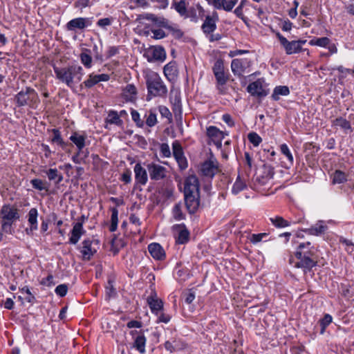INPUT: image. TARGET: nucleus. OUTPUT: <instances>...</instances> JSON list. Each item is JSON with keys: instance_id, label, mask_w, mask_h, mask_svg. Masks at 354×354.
Listing matches in <instances>:
<instances>
[{"instance_id": "obj_1", "label": "nucleus", "mask_w": 354, "mask_h": 354, "mask_svg": "<svg viewBox=\"0 0 354 354\" xmlns=\"http://www.w3.org/2000/svg\"><path fill=\"white\" fill-rule=\"evenodd\" d=\"M295 256L297 261L294 266L302 269L304 274L311 272L313 268L317 265L319 258L317 250L309 241L299 243Z\"/></svg>"}, {"instance_id": "obj_2", "label": "nucleus", "mask_w": 354, "mask_h": 354, "mask_svg": "<svg viewBox=\"0 0 354 354\" xmlns=\"http://www.w3.org/2000/svg\"><path fill=\"white\" fill-rule=\"evenodd\" d=\"M184 201L189 214H195L200 205L199 181L195 175L189 176L185 180Z\"/></svg>"}, {"instance_id": "obj_3", "label": "nucleus", "mask_w": 354, "mask_h": 354, "mask_svg": "<svg viewBox=\"0 0 354 354\" xmlns=\"http://www.w3.org/2000/svg\"><path fill=\"white\" fill-rule=\"evenodd\" d=\"M146 84L148 90L147 100L153 97H164L167 93V88L161 77L156 73L152 72L147 75Z\"/></svg>"}, {"instance_id": "obj_4", "label": "nucleus", "mask_w": 354, "mask_h": 354, "mask_svg": "<svg viewBox=\"0 0 354 354\" xmlns=\"http://www.w3.org/2000/svg\"><path fill=\"white\" fill-rule=\"evenodd\" d=\"M1 229L6 233L11 232L12 224L20 218L19 209L10 204L3 205L0 209Z\"/></svg>"}, {"instance_id": "obj_5", "label": "nucleus", "mask_w": 354, "mask_h": 354, "mask_svg": "<svg viewBox=\"0 0 354 354\" xmlns=\"http://www.w3.org/2000/svg\"><path fill=\"white\" fill-rule=\"evenodd\" d=\"M14 99L18 107L27 106L35 109L39 102L37 93L28 86L16 94Z\"/></svg>"}, {"instance_id": "obj_6", "label": "nucleus", "mask_w": 354, "mask_h": 354, "mask_svg": "<svg viewBox=\"0 0 354 354\" xmlns=\"http://www.w3.org/2000/svg\"><path fill=\"white\" fill-rule=\"evenodd\" d=\"M212 71L216 81V88L220 93H224V86L229 80V74L225 72L224 62L222 59L215 61Z\"/></svg>"}, {"instance_id": "obj_7", "label": "nucleus", "mask_w": 354, "mask_h": 354, "mask_svg": "<svg viewBox=\"0 0 354 354\" xmlns=\"http://www.w3.org/2000/svg\"><path fill=\"white\" fill-rule=\"evenodd\" d=\"M147 169L152 180L158 181L167 177V170L160 165L150 162L147 165Z\"/></svg>"}, {"instance_id": "obj_8", "label": "nucleus", "mask_w": 354, "mask_h": 354, "mask_svg": "<svg viewBox=\"0 0 354 354\" xmlns=\"http://www.w3.org/2000/svg\"><path fill=\"white\" fill-rule=\"evenodd\" d=\"M93 243H98L97 240L86 239L82 243V246L79 247L80 252L82 254V259L85 261L91 260V257L96 253L97 250L92 246Z\"/></svg>"}, {"instance_id": "obj_9", "label": "nucleus", "mask_w": 354, "mask_h": 354, "mask_svg": "<svg viewBox=\"0 0 354 354\" xmlns=\"http://www.w3.org/2000/svg\"><path fill=\"white\" fill-rule=\"evenodd\" d=\"M145 55L150 62L155 61L163 62L166 58V52L163 47L155 46L151 47L145 53Z\"/></svg>"}, {"instance_id": "obj_10", "label": "nucleus", "mask_w": 354, "mask_h": 354, "mask_svg": "<svg viewBox=\"0 0 354 354\" xmlns=\"http://www.w3.org/2000/svg\"><path fill=\"white\" fill-rule=\"evenodd\" d=\"M53 71L57 80L65 84L69 88H72L71 72H70L69 66L66 67H58L54 66Z\"/></svg>"}, {"instance_id": "obj_11", "label": "nucleus", "mask_w": 354, "mask_h": 354, "mask_svg": "<svg viewBox=\"0 0 354 354\" xmlns=\"http://www.w3.org/2000/svg\"><path fill=\"white\" fill-rule=\"evenodd\" d=\"M92 24V18L78 17L69 21L66 24V29L74 31L76 29L82 30Z\"/></svg>"}, {"instance_id": "obj_12", "label": "nucleus", "mask_w": 354, "mask_h": 354, "mask_svg": "<svg viewBox=\"0 0 354 354\" xmlns=\"http://www.w3.org/2000/svg\"><path fill=\"white\" fill-rule=\"evenodd\" d=\"M274 174L273 167L263 164L262 167L259 169V173L257 174L256 180L261 185H265L269 180L273 178Z\"/></svg>"}, {"instance_id": "obj_13", "label": "nucleus", "mask_w": 354, "mask_h": 354, "mask_svg": "<svg viewBox=\"0 0 354 354\" xmlns=\"http://www.w3.org/2000/svg\"><path fill=\"white\" fill-rule=\"evenodd\" d=\"M218 21V15L216 12H213L212 15H207L201 28L205 34H211L216 28V21Z\"/></svg>"}, {"instance_id": "obj_14", "label": "nucleus", "mask_w": 354, "mask_h": 354, "mask_svg": "<svg viewBox=\"0 0 354 354\" xmlns=\"http://www.w3.org/2000/svg\"><path fill=\"white\" fill-rule=\"evenodd\" d=\"M263 81L261 79L249 84L247 87V91L252 96L263 97L268 95V92L263 88Z\"/></svg>"}, {"instance_id": "obj_15", "label": "nucleus", "mask_w": 354, "mask_h": 354, "mask_svg": "<svg viewBox=\"0 0 354 354\" xmlns=\"http://www.w3.org/2000/svg\"><path fill=\"white\" fill-rule=\"evenodd\" d=\"M208 3L212 5L214 8L223 9L227 12L232 11L238 0H207Z\"/></svg>"}, {"instance_id": "obj_16", "label": "nucleus", "mask_w": 354, "mask_h": 354, "mask_svg": "<svg viewBox=\"0 0 354 354\" xmlns=\"http://www.w3.org/2000/svg\"><path fill=\"white\" fill-rule=\"evenodd\" d=\"M218 171V162L216 160H207L201 166V172L207 177L213 178Z\"/></svg>"}, {"instance_id": "obj_17", "label": "nucleus", "mask_w": 354, "mask_h": 354, "mask_svg": "<svg viewBox=\"0 0 354 354\" xmlns=\"http://www.w3.org/2000/svg\"><path fill=\"white\" fill-rule=\"evenodd\" d=\"M135 179L137 183L141 185H145L148 180L147 172L140 162L136 164L134 167Z\"/></svg>"}, {"instance_id": "obj_18", "label": "nucleus", "mask_w": 354, "mask_h": 354, "mask_svg": "<svg viewBox=\"0 0 354 354\" xmlns=\"http://www.w3.org/2000/svg\"><path fill=\"white\" fill-rule=\"evenodd\" d=\"M174 230L178 232V236L176 238V243L179 244H185L189 239V232L186 228L184 224L174 225L173 226Z\"/></svg>"}, {"instance_id": "obj_19", "label": "nucleus", "mask_w": 354, "mask_h": 354, "mask_svg": "<svg viewBox=\"0 0 354 354\" xmlns=\"http://www.w3.org/2000/svg\"><path fill=\"white\" fill-rule=\"evenodd\" d=\"M186 344L180 339L172 338L165 343V348L170 353L184 349Z\"/></svg>"}, {"instance_id": "obj_20", "label": "nucleus", "mask_w": 354, "mask_h": 354, "mask_svg": "<svg viewBox=\"0 0 354 354\" xmlns=\"http://www.w3.org/2000/svg\"><path fill=\"white\" fill-rule=\"evenodd\" d=\"M148 250L152 257L157 260H162L165 257V253L162 247L157 243H152L148 245Z\"/></svg>"}, {"instance_id": "obj_21", "label": "nucleus", "mask_w": 354, "mask_h": 354, "mask_svg": "<svg viewBox=\"0 0 354 354\" xmlns=\"http://www.w3.org/2000/svg\"><path fill=\"white\" fill-rule=\"evenodd\" d=\"M69 67L70 72H71V84L73 88L75 83H78L82 80L84 72L82 67L80 65L73 64L69 66Z\"/></svg>"}, {"instance_id": "obj_22", "label": "nucleus", "mask_w": 354, "mask_h": 354, "mask_svg": "<svg viewBox=\"0 0 354 354\" xmlns=\"http://www.w3.org/2000/svg\"><path fill=\"white\" fill-rule=\"evenodd\" d=\"M84 233L85 230L83 229V227H82V223H75L71 230V236L69 239V243L71 244L75 245L80 239L82 235Z\"/></svg>"}, {"instance_id": "obj_23", "label": "nucleus", "mask_w": 354, "mask_h": 354, "mask_svg": "<svg viewBox=\"0 0 354 354\" xmlns=\"http://www.w3.org/2000/svg\"><path fill=\"white\" fill-rule=\"evenodd\" d=\"M131 335L138 333V335L136 337L133 346L142 354L145 353V345H146V337L142 331L138 332L136 330L131 331Z\"/></svg>"}, {"instance_id": "obj_24", "label": "nucleus", "mask_w": 354, "mask_h": 354, "mask_svg": "<svg viewBox=\"0 0 354 354\" xmlns=\"http://www.w3.org/2000/svg\"><path fill=\"white\" fill-rule=\"evenodd\" d=\"M206 134L212 142L218 140H223L225 138V133L219 130L215 126H209L207 128Z\"/></svg>"}, {"instance_id": "obj_25", "label": "nucleus", "mask_w": 354, "mask_h": 354, "mask_svg": "<svg viewBox=\"0 0 354 354\" xmlns=\"http://www.w3.org/2000/svg\"><path fill=\"white\" fill-rule=\"evenodd\" d=\"M282 46L287 55L298 53L303 50L302 48L299 47L297 40L289 41L286 39Z\"/></svg>"}, {"instance_id": "obj_26", "label": "nucleus", "mask_w": 354, "mask_h": 354, "mask_svg": "<svg viewBox=\"0 0 354 354\" xmlns=\"http://www.w3.org/2000/svg\"><path fill=\"white\" fill-rule=\"evenodd\" d=\"M147 303L151 312L156 315H158V312L163 308L162 301L151 296L147 298Z\"/></svg>"}, {"instance_id": "obj_27", "label": "nucleus", "mask_w": 354, "mask_h": 354, "mask_svg": "<svg viewBox=\"0 0 354 354\" xmlns=\"http://www.w3.org/2000/svg\"><path fill=\"white\" fill-rule=\"evenodd\" d=\"M122 95L127 101H134L137 95L136 86L131 84H127L122 90Z\"/></svg>"}, {"instance_id": "obj_28", "label": "nucleus", "mask_w": 354, "mask_h": 354, "mask_svg": "<svg viewBox=\"0 0 354 354\" xmlns=\"http://www.w3.org/2000/svg\"><path fill=\"white\" fill-rule=\"evenodd\" d=\"M38 211L36 208H31L28 214V221L30 224V230L35 231L38 229L37 223Z\"/></svg>"}, {"instance_id": "obj_29", "label": "nucleus", "mask_w": 354, "mask_h": 354, "mask_svg": "<svg viewBox=\"0 0 354 354\" xmlns=\"http://www.w3.org/2000/svg\"><path fill=\"white\" fill-rule=\"evenodd\" d=\"M45 173L50 181H55V184H59L63 180V175L55 168L49 169Z\"/></svg>"}, {"instance_id": "obj_30", "label": "nucleus", "mask_w": 354, "mask_h": 354, "mask_svg": "<svg viewBox=\"0 0 354 354\" xmlns=\"http://www.w3.org/2000/svg\"><path fill=\"white\" fill-rule=\"evenodd\" d=\"M30 184L32 187L38 191L49 192V187L50 184L47 181L43 180L39 178H34L30 180Z\"/></svg>"}, {"instance_id": "obj_31", "label": "nucleus", "mask_w": 354, "mask_h": 354, "mask_svg": "<svg viewBox=\"0 0 354 354\" xmlns=\"http://www.w3.org/2000/svg\"><path fill=\"white\" fill-rule=\"evenodd\" d=\"M70 140L76 145L77 148L80 151H82L85 147L86 136L80 135L77 132H74L70 136Z\"/></svg>"}, {"instance_id": "obj_32", "label": "nucleus", "mask_w": 354, "mask_h": 354, "mask_svg": "<svg viewBox=\"0 0 354 354\" xmlns=\"http://www.w3.org/2000/svg\"><path fill=\"white\" fill-rule=\"evenodd\" d=\"M320 223H322V221H320ZM326 230V225H324L322 223H317L310 228L303 230V231L310 235L318 236L322 234H324Z\"/></svg>"}, {"instance_id": "obj_33", "label": "nucleus", "mask_w": 354, "mask_h": 354, "mask_svg": "<svg viewBox=\"0 0 354 354\" xmlns=\"http://www.w3.org/2000/svg\"><path fill=\"white\" fill-rule=\"evenodd\" d=\"M163 73L168 78H174L177 74L176 64L175 62H170L164 66Z\"/></svg>"}, {"instance_id": "obj_34", "label": "nucleus", "mask_w": 354, "mask_h": 354, "mask_svg": "<svg viewBox=\"0 0 354 354\" xmlns=\"http://www.w3.org/2000/svg\"><path fill=\"white\" fill-rule=\"evenodd\" d=\"M290 90L289 88L286 86H278L274 88L273 93L272 94V98L277 101L279 100V95L286 96L289 95Z\"/></svg>"}, {"instance_id": "obj_35", "label": "nucleus", "mask_w": 354, "mask_h": 354, "mask_svg": "<svg viewBox=\"0 0 354 354\" xmlns=\"http://www.w3.org/2000/svg\"><path fill=\"white\" fill-rule=\"evenodd\" d=\"M183 204L181 202H178L175 204L172 209V216L176 221H182L185 219V214L182 210Z\"/></svg>"}, {"instance_id": "obj_36", "label": "nucleus", "mask_w": 354, "mask_h": 354, "mask_svg": "<svg viewBox=\"0 0 354 354\" xmlns=\"http://www.w3.org/2000/svg\"><path fill=\"white\" fill-rule=\"evenodd\" d=\"M333 184H341L347 181V175L341 170H335L332 174Z\"/></svg>"}, {"instance_id": "obj_37", "label": "nucleus", "mask_w": 354, "mask_h": 354, "mask_svg": "<svg viewBox=\"0 0 354 354\" xmlns=\"http://www.w3.org/2000/svg\"><path fill=\"white\" fill-rule=\"evenodd\" d=\"M52 132L53 133V137L51 138L52 142L57 144L63 149H66L68 143L63 140L60 131L57 129H53Z\"/></svg>"}, {"instance_id": "obj_38", "label": "nucleus", "mask_w": 354, "mask_h": 354, "mask_svg": "<svg viewBox=\"0 0 354 354\" xmlns=\"http://www.w3.org/2000/svg\"><path fill=\"white\" fill-rule=\"evenodd\" d=\"M243 65L241 59H234L231 63V69L234 75L241 76L243 72Z\"/></svg>"}, {"instance_id": "obj_39", "label": "nucleus", "mask_w": 354, "mask_h": 354, "mask_svg": "<svg viewBox=\"0 0 354 354\" xmlns=\"http://www.w3.org/2000/svg\"><path fill=\"white\" fill-rule=\"evenodd\" d=\"M174 156L178 162L184 160L183 151L180 144L178 141H174L172 144Z\"/></svg>"}, {"instance_id": "obj_40", "label": "nucleus", "mask_w": 354, "mask_h": 354, "mask_svg": "<svg viewBox=\"0 0 354 354\" xmlns=\"http://www.w3.org/2000/svg\"><path fill=\"white\" fill-rule=\"evenodd\" d=\"M111 225L109 227V230L111 232H115L118 227V210L116 207H111Z\"/></svg>"}, {"instance_id": "obj_41", "label": "nucleus", "mask_w": 354, "mask_h": 354, "mask_svg": "<svg viewBox=\"0 0 354 354\" xmlns=\"http://www.w3.org/2000/svg\"><path fill=\"white\" fill-rule=\"evenodd\" d=\"M270 220L272 224L278 228L285 227L290 225V223L288 221L285 220L283 217L279 216L270 218Z\"/></svg>"}, {"instance_id": "obj_42", "label": "nucleus", "mask_w": 354, "mask_h": 354, "mask_svg": "<svg viewBox=\"0 0 354 354\" xmlns=\"http://www.w3.org/2000/svg\"><path fill=\"white\" fill-rule=\"evenodd\" d=\"M176 12L180 15L187 17V10L186 8L185 0H180L179 2H175L173 4Z\"/></svg>"}, {"instance_id": "obj_43", "label": "nucleus", "mask_w": 354, "mask_h": 354, "mask_svg": "<svg viewBox=\"0 0 354 354\" xmlns=\"http://www.w3.org/2000/svg\"><path fill=\"white\" fill-rule=\"evenodd\" d=\"M246 187L245 182L238 176L235 183L233 185L232 192L234 194H237L240 192L243 191Z\"/></svg>"}, {"instance_id": "obj_44", "label": "nucleus", "mask_w": 354, "mask_h": 354, "mask_svg": "<svg viewBox=\"0 0 354 354\" xmlns=\"http://www.w3.org/2000/svg\"><path fill=\"white\" fill-rule=\"evenodd\" d=\"M333 317L329 314H325L324 317L319 321V324L321 327L320 334L323 335L328 326L331 324Z\"/></svg>"}, {"instance_id": "obj_45", "label": "nucleus", "mask_w": 354, "mask_h": 354, "mask_svg": "<svg viewBox=\"0 0 354 354\" xmlns=\"http://www.w3.org/2000/svg\"><path fill=\"white\" fill-rule=\"evenodd\" d=\"M106 122L110 124H113L116 125H120L122 122V120L120 118L118 113L115 111H110L108 113V118L106 120Z\"/></svg>"}, {"instance_id": "obj_46", "label": "nucleus", "mask_w": 354, "mask_h": 354, "mask_svg": "<svg viewBox=\"0 0 354 354\" xmlns=\"http://www.w3.org/2000/svg\"><path fill=\"white\" fill-rule=\"evenodd\" d=\"M145 117L146 118L145 123L149 127H154L158 122L156 113L152 110H149L148 114H145Z\"/></svg>"}, {"instance_id": "obj_47", "label": "nucleus", "mask_w": 354, "mask_h": 354, "mask_svg": "<svg viewBox=\"0 0 354 354\" xmlns=\"http://www.w3.org/2000/svg\"><path fill=\"white\" fill-rule=\"evenodd\" d=\"M82 64L87 68H90L92 66V57L86 53H82L80 55Z\"/></svg>"}, {"instance_id": "obj_48", "label": "nucleus", "mask_w": 354, "mask_h": 354, "mask_svg": "<svg viewBox=\"0 0 354 354\" xmlns=\"http://www.w3.org/2000/svg\"><path fill=\"white\" fill-rule=\"evenodd\" d=\"M248 140L254 146V147H257L259 145V144L262 141V139L259 136V134H257V133L255 132H250L248 133Z\"/></svg>"}, {"instance_id": "obj_49", "label": "nucleus", "mask_w": 354, "mask_h": 354, "mask_svg": "<svg viewBox=\"0 0 354 354\" xmlns=\"http://www.w3.org/2000/svg\"><path fill=\"white\" fill-rule=\"evenodd\" d=\"M113 19L112 17H106L100 19L97 21V25L102 29L106 30L107 27L112 24Z\"/></svg>"}, {"instance_id": "obj_50", "label": "nucleus", "mask_w": 354, "mask_h": 354, "mask_svg": "<svg viewBox=\"0 0 354 354\" xmlns=\"http://www.w3.org/2000/svg\"><path fill=\"white\" fill-rule=\"evenodd\" d=\"M22 292H25L26 294V297L25 299L28 303L34 304L36 302V298L33 294L30 292L29 288L28 286H24L20 289Z\"/></svg>"}, {"instance_id": "obj_51", "label": "nucleus", "mask_w": 354, "mask_h": 354, "mask_svg": "<svg viewBox=\"0 0 354 354\" xmlns=\"http://www.w3.org/2000/svg\"><path fill=\"white\" fill-rule=\"evenodd\" d=\"M167 29L170 31L171 34L175 39H180L184 35L183 32L176 26L169 25Z\"/></svg>"}, {"instance_id": "obj_52", "label": "nucleus", "mask_w": 354, "mask_h": 354, "mask_svg": "<svg viewBox=\"0 0 354 354\" xmlns=\"http://www.w3.org/2000/svg\"><path fill=\"white\" fill-rule=\"evenodd\" d=\"M335 124L340 127L344 129H350L351 128L350 122L347 120L342 117L338 118L335 120Z\"/></svg>"}, {"instance_id": "obj_53", "label": "nucleus", "mask_w": 354, "mask_h": 354, "mask_svg": "<svg viewBox=\"0 0 354 354\" xmlns=\"http://www.w3.org/2000/svg\"><path fill=\"white\" fill-rule=\"evenodd\" d=\"M267 233H259V234H252L250 237V241L253 244H257L261 242L263 238L268 236Z\"/></svg>"}, {"instance_id": "obj_54", "label": "nucleus", "mask_w": 354, "mask_h": 354, "mask_svg": "<svg viewBox=\"0 0 354 354\" xmlns=\"http://www.w3.org/2000/svg\"><path fill=\"white\" fill-rule=\"evenodd\" d=\"M131 114L132 120L136 122V125L138 127H143L145 123L144 121L140 119L139 113L136 110H132Z\"/></svg>"}, {"instance_id": "obj_55", "label": "nucleus", "mask_w": 354, "mask_h": 354, "mask_svg": "<svg viewBox=\"0 0 354 354\" xmlns=\"http://www.w3.org/2000/svg\"><path fill=\"white\" fill-rule=\"evenodd\" d=\"M281 153L286 156L290 164L293 163V156L286 144H282L280 147Z\"/></svg>"}, {"instance_id": "obj_56", "label": "nucleus", "mask_w": 354, "mask_h": 354, "mask_svg": "<svg viewBox=\"0 0 354 354\" xmlns=\"http://www.w3.org/2000/svg\"><path fill=\"white\" fill-rule=\"evenodd\" d=\"M98 83V81L96 78L95 75L90 74L88 78L85 80L82 84H84L86 88H91L94 85Z\"/></svg>"}, {"instance_id": "obj_57", "label": "nucleus", "mask_w": 354, "mask_h": 354, "mask_svg": "<svg viewBox=\"0 0 354 354\" xmlns=\"http://www.w3.org/2000/svg\"><path fill=\"white\" fill-rule=\"evenodd\" d=\"M158 110L162 117L168 119L169 121L172 119V114L165 106H159Z\"/></svg>"}, {"instance_id": "obj_58", "label": "nucleus", "mask_w": 354, "mask_h": 354, "mask_svg": "<svg viewBox=\"0 0 354 354\" xmlns=\"http://www.w3.org/2000/svg\"><path fill=\"white\" fill-rule=\"evenodd\" d=\"M68 286L66 284H60L55 288V293L63 297L67 294Z\"/></svg>"}, {"instance_id": "obj_59", "label": "nucleus", "mask_w": 354, "mask_h": 354, "mask_svg": "<svg viewBox=\"0 0 354 354\" xmlns=\"http://www.w3.org/2000/svg\"><path fill=\"white\" fill-rule=\"evenodd\" d=\"M330 40L326 37L317 38L315 39L316 46L321 47H326L328 45L330 44Z\"/></svg>"}, {"instance_id": "obj_60", "label": "nucleus", "mask_w": 354, "mask_h": 354, "mask_svg": "<svg viewBox=\"0 0 354 354\" xmlns=\"http://www.w3.org/2000/svg\"><path fill=\"white\" fill-rule=\"evenodd\" d=\"M243 9L241 7L237 6L234 10V13L237 17L241 19L245 24H248V18L244 16Z\"/></svg>"}, {"instance_id": "obj_61", "label": "nucleus", "mask_w": 354, "mask_h": 354, "mask_svg": "<svg viewBox=\"0 0 354 354\" xmlns=\"http://www.w3.org/2000/svg\"><path fill=\"white\" fill-rule=\"evenodd\" d=\"M154 23L167 29L169 26V21L167 19L161 17L156 16V19L155 20Z\"/></svg>"}, {"instance_id": "obj_62", "label": "nucleus", "mask_w": 354, "mask_h": 354, "mask_svg": "<svg viewBox=\"0 0 354 354\" xmlns=\"http://www.w3.org/2000/svg\"><path fill=\"white\" fill-rule=\"evenodd\" d=\"M151 32L153 34L152 37L155 39H160L167 36L165 31L162 29L151 30Z\"/></svg>"}, {"instance_id": "obj_63", "label": "nucleus", "mask_w": 354, "mask_h": 354, "mask_svg": "<svg viewBox=\"0 0 354 354\" xmlns=\"http://www.w3.org/2000/svg\"><path fill=\"white\" fill-rule=\"evenodd\" d=\"M160 152L164 157H169L171 156L170 149L167 143H162L160 145Z\"/></svg>"}, {"instance_id": "obj_64", "label": "nucleus", "mask_w": 354, "mask_h": 354, "mask_svg": "<svg viewBox=\"0 0 354 354\" xmlns=\"http://www.w3.org/2000/svg\"><path fill=\"white\" fill-rule=\"evenodd\" d=\"M122 180L125 183H129L131 180V171L126 169L122 174Z\"/></svg>"}]
</instances>
